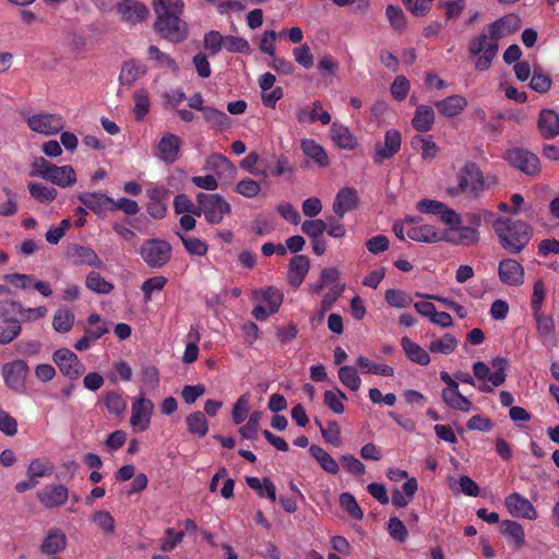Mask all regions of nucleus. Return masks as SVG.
Instances as JSON below:
<instances>
[{"label": "nucleus", "mask_w": 559, "mask_h": 559, "mask_svg": "<svg viewBox=\"0 0 559 559\" xmlns=\"http://www.w3.org/2000/svg\"><path fill=\"white\" fill-rule=\"evenodd\" d=\"M501 247L511 253L521 252L531 241V226L522 221L509 217H497L492 221Z\"/></svg>", "instance_id": "nucleus-1"}, {"label": "nucleus", "mask_w": 559, "mask_h": 559, "mask_svg": "<svg viewBox=\"0 0 559 559\" xmlns=\"http://www.w3.org/2000/svg\"><path fill=\"white\" fill-rule=\"evenodd\" d=\"M166 0H153V11H155L156 20L153 23V31L159 37L173 44H180L187 40L190 35L189 24H187L178 15L168 12L165 9Z\"/></svg>", "instance_id": "nucleus-2"}, {"label": "nucleus", "mask_w": 559, "mask_h": 559, "mask_svg": "<svg viewBox=\"0 0 559 559\" xmlns=\"http://www.w3.org/2000/svg\"><path fill=\"white\" fill-rule=\"evenodd\" d=\"M32 176H39L44 180L66 189L76 181V175L72 166H56L43 157H37L32 165Z\"/></svg>", "instance_id": "nucleus-3"}, {"label": "nucleus", "mask_w": 559, "mask_h": 559, "mask_svg": "<svg viewBox=\"0 0 559 559\" xmlns=\"http://www.w3.org/2000/svg\"><path fill=\"white\" fill-rule=\"evenodd\" d=\"M493 217L488 211H473L455 218V242L462 246H473L479 241V226L481 218Z\"/></svg>", "instance_id": "nucleus-4"}, {"label": "nucleus", "mask_w": 559, "mask_h": 559, "mask_svg": "<svg viewBox=\"0 0 559 559\" xmlns=\"http://www.w3.org/2000/svg\"><path fill=\"white\" fill-rule=\"evenodd\" d=\"M506 358H495L490 362V367L481 361H476L473 365V371L476 378L481 382L479 390L483 392H490L492 389L498 388L506 381L507 370Z\"/></svg>", "instance_id": "nucleus-5"}, {"label": "nucleus", "mask_w": 559, "mask_h": 559, "mask_svg": "<svg viewBox=\"0 0 559 559\" xmlns=\"http://www.w3.org/2000/svg\"><path fill=\"white\" fill-rule=\"evenodd\" d=\"M499 50L498 40L481 32L469 43V53L474 56L475 69L479 71L489 70L492 60Z\"/></svg>", "instance_id": "nucleus-6"}, {"label": "nucleus", "mask_w": 559, "mask_h": 559, "mask_svg": "<svg viewBox=\"0 0 559 559\" xmlns=\"http://www.w3.org/2000/svg\"><path fill=\"white\" fill-rule=\"evenodd\" d=\"M173 247L165 240L148 239L143 241L140 248V255L151 269H162L170 260Z\"/></svg>", "instance_id": "nucleus-7"}, {"label": "nucleus", "mask_w": 559, "mask_h": 559, "mask_svg": "<svg viewBox=\"0 0 559 559\" xmlns=\"http://www.w3.org/2000/svg\"><path fill=\"white\" fill-rule=\"evenodd\" d=\"M198 204L200 215L205 216L210 225H218L224 216L230 213V204L219 194L199 193Z\"/></svg>", "instance_id": "nucleus-8"}, {"label": "nucleus", "mask_w": 559, "mask_h": 559, "mask_svg": "<svg viewBox=\"0 0 559 559\" xmlns=\"http://www.w3.org/2000/svg\"><path fill=\"white\" fill-rule=\"evenodd\" d=\"M456 193L461 192L472 199L478 198L484 190L483 174L478 166L467 164L457 176Z\"/></svg>", "instance_id": "nucleus-9"}, {"label": "nucleus", "mask_w": 559, "mask_h": 559, "mask_svg": "<svg viewBox=\"0 0 559 559\" xmlns=\"http://www.w3.org/2000/svg\"><path fill=\"white\" fill-rule=\"evenodd\" d=\"M53 362L66 378L71 381L80 378L86 369L80 358L68 348H61L53 353Z\"/></svg>", "instance_id": "nucleus-10"}, {"label": "nucleus", "mask_w": 559, "mask_h": 559, "mask_svg": "<svg viewBox=\"0 0 559 559\" xmlns=\"http://www.w3.org/2000/svg\"><path fill=\"white\" fill-rule=\"evenodd\" d=\"M401 133L397 129H388L384 135V142H377L373 145L372 162L381 166L383 162L392 158L400 151Z\"/></svg>", "instance_id": "nucleus-11"}, {"label": "nucleus", "mask_w": 559, "mask_h": 559, "mask_svg": "<svg viewBox=\"0 0 559 559\" xmlns=\"http://www.w3.org/2000/svg\"><path fill=\"white\" fill-rule=\"evenodd\" d=\"M522 27V20L515 13H508L504 16L497 19L485 27L483 33H486L496 40L504 39L514 35Z\"/></svg>", "instance_id": "nucleus-12"}, {"label": "nucleus", "mask_w": 559, "mask_h": 559, "mask_svg": "<svg viewBox=\"0 0 559 559\" xmlns=\"http://www.w3.org/2000/svg\"><path fill=\"white\" fill-rule=\"evenodd\" d=\"M116 10L122 22L131 26L145 22L150 15L148 8L138 0H122L117 3Z\"/></svg>", "instance_id": "nucleus-13"}, {"label": "nucleus", "mask_w": 559, "mask_h": 559, "mask_svg": "<svg viewBox=\"0 0 559 559\" xmlns=\"http://www.w3.org/2000/svg\"><path fill=\"white\" fill-rule=\"evenodd\" d=\"M31 130L45 135H53L63 130L64 120L57 114H38L27 120Z\"/></svg>", "instance_id": "nucleus-14"}, {"label": "nucleus", "mask_w": 559, "mask_h": 559, "mask_svg": "<svg viewBox=\"0 0 559 559\" xmlns=\"http://www.w3.org/2000/svg\"><path fill=\"white\" fill-rule=\"evenodd\" d=\"M153 408L154 405L151 400L144 399L143 396L134 399L131 405V427L140 432L147 430Z\"/></svg>", "instance_id": "nucleus-15"}, {"label": "nucleus", "mask_w": 559, "mask_h": 559, "mask_svg": "<svg viewBox=\"0 0 559 559\" xmlns=\"http://www.w3.org/2000/svg\"><path fill=\"white\" fill-rule=\"evenodd\" d=\"M415 207L416 211L423 214L439 216L440 221L443 222L449 229H454L455 212L449 209L445 203L431 199H423L415 204Z\"/></svg>", "instance_id": "nucleus-16"}, {"label": "nucleus", "mask_w": 559, "mask_h": 559, "mask_svg": "<svg viewBox=\"0 0 559 559\" xmlns=\"http://www.w3.org/2000/svg\"><path fill=\"white\" fill-rule=\"evenodd\" d=\"M453 229L438 230L433 225H414L406 229V236L413 241L438 242L450 241V231Z\"/></svg>", "instance_id": "nucleus-17"}, {"label": "nucleus", "mask_w": 559, "mask_h": 559, "mask_svg": "<svg viewBox=\"0 0 559 559\" xmlns=\"http://www.w3.org/2000/svg\"><path fill=\"white\" fill-rule=\"evenodd\" d=\"M510 165L516 167L523 174L535 175L540 171L539 158L530 151L514 148L507 152Z\"/></svg>", "instance_id": "nucleus-18"}, {"label": "nucleus", "mask_w": 559, "mask_h": 559, "mask_svg": "<svg viewBox=\"0 0 559 559\" xmlns=\"http://www.w3.org/2000/svg\"><path fill=\"white\" fill-rule=\"evenodd\" d=\"M78 200L98 217H103L106 212L112 211L114 198L103 192H82L78 194Z\"/></svg>", "instance_id": "nucleus-19"}, {"label": "nucleus", "mask_w": 559, "mask_h": 559, "mask_svg": "<svg viewBox=\"0 0 559 559\" xmlns=\"http://www.w3.org/2000/svg\"><path fill=\"white\" fill-rule=\"evenodd\" d=\"M28 373V365L22 359H15L3 366V378L7 386L14 391H20L24 386L25 378Z\"/></svg>", "instance_id": "nucleus-20"}, {"label": "nucleus", "mask_w": 559, "mask_h": 559, "mask_svg": "<svg viewBox=\"0 0 559 559\" xmlns=\"http://www.w3.org/2000/svg\"><path fill=\"white\" fill-rule=\"evenodd\" d=\"M506 507L513 516L534 521L538 513L532 502L519 492H513L506 498Z\"/></svg>", "instance_id": "nucleus-21"}, {"label": "nucleus", "mask_w": 559, "mask_h": 559, "mask_svg": "<svg viewBox=\"0 0 559 559\" xmlns=\"http://www.w3.org/2000/svg\"><path fill=\"white\" fill-rule=\"evenodd\" d=\"M37 499L47 509L60 508L68 500V488L63 485H46L37 491Z\"/></svg>", "instance_id": "nucleus-22"}, {"label": "nucleus", "mask_w": 559, "mask_h": 559, "mask_svg": "<svg viewBox=\"0 0 559 559\" xmlns=\"http://www.w3.org/2000/svg\"><path fill=\"white\" fill-rule=\"evenodd\" d=\"M182 141L180 136L167 133L157 143L156 157L166 164H173L178 158Z\"/></svg>", "instance_id": "nucleus-23"}, {"label": "nucleus", "mask_w": 559, "mask_h": 559, "mask_svg": "<svg viewBox=\"0 0 559 559\" xmlns=\"http://www.w3.org/2000/svg\"><path fill=\"white\" fill-rule=\"evenodd\" d=\"M359 203V194L355 188H342L335 197L333 211L338 218H343L346 212L354 211Z\"/></svg>", "instance_id": "nucleus-24"}, {"label": "nucleus", "mask_w": 559, "mask_h": 559, "mask_svg": "<svg viewBox=\"0 0 559 559\" xmlns=\"http://www.w3.org/2000/svg\"><path fill=\"white\" fill-rule=\"evenodd\" d=\"M499 278L506 285H523L524 282V269L520 262L506 259L499 263L498 267Z\"/></svg>", "instance_id": "nucleus-25"}, {"label": "nucleus", "mask_w": 559, "mask_h": 559, "mask_svg": "<svg viewBox=\"0 0 559 559\" xmlns=\"http://www.w3.org/2000/svg\"><path fill=\"white\" fill-rule=\"evenodd\" d=\"M310 270V260L305 254H295L288 262L287 282L294 287L302 284L304 278Z\"/></svg>", "instance_id": "nucleus-26"}, {"label": "nucleus", "mask_w": 559, "mask_h": 559, "mask_svg": "<svg viewBox=\"0 0 559 559\" xmlns=\"http://www.w3.org/2000/svg\"><path fill=\"white\" fill-rule=\"evenodd\" d=\"M300 148L305 156L321 168L329 167L330 158L324 147L312 139H302Z\"/></svg>", "instance_id": "nucleus-27"}, {"label": "nucleus", "mask_w": 559, "mask_h": 559, "mask_svg": "<svg viewBox=\"0 0 559 559\" xmlns=\"http://www.w3.org/2000/svg\"><path fill=\"white\" fill-rule=\"evenodd\" d=\"M538 130L540 135L546 139L557 136L559 134V114L551 109H543L539 114Z\"/></svg>", "instance_id": "nucleus-28"}, {"label": "nucleus", "mask_w": 559, "mask_h": 559, "mask_svg": "<svg viewBox=\"0 0 559 559\" xmlns=\"http://www.w3.org/2000/svg\"><path fill=\"white\" fill-rule=\"evenodd\" d=\"M67 537L62 530L50 528L44 542L40 544V551L47 556L56 555L66 549Z\"/></svg>", "instance_id": "nucleus-29"}, {"label": "nucleus", "mask_w": 559, "mask_h": 559, "mask_svg": "<svg viewBox=\"0 0 559 559\" xmlns=\"http://www.w3.org/2000/svg\"><path fill=\"white\" fill-rule=\"evenodd\" d=\"M147 72V67L140 61H124L118 81L120 84L131 86Z\"/></svg>", "instance_id": "nucleus-30"}, {"label": "nucleus", "mask_w": 559, "mask_h": 559, "mask_svg": "<svg viewBox=\"0 0 559 559\" xmlns=\"http://www.w3.org/2000/svg\"><path fill=\"white\" fill-rule=\"evenodd\" d=\"M331 140L343 150H355L357 142L350 130L335 121L330 129Z\"/></svg>", "instance_id": "nucleus-31"}, {"label": "nucleus", "mask_w": 559, "mask_h": 559, "mask_svg": "<svg viewBox=\"0 0 559 559\" xmlns=\"http://www.w3.org/2000/svg\"><path fill=\"white\" fill-rule=\"evenodd\" d=\"M259 163L265 167H269V157L260 158L259 154L252 151L249 154H247L246 157L242 158V160L240 162V168L247 171L248 174L257 176L261 179H267V168L258 169L257 165Z\"/></svg>", "instance_id": "nucleus-32"}, {"label": "nucleus", "mask_w": 559, "mask_h": 559, "mask_svg": "<svg viewBox=\"0 0 559 559\" xmlns=\"http://www.w3.org/2000/svg\"><path fill=\"white\" fill-rule=\"evenodd\" d=\"M436 112L431 106L420 105L416 106L415 114L412 120L414 130L419 132H427L431 130Z\"/></svg>", "instance_id": "nucleus-33"}, {"label": "nucleus", "mask_w": 559, "mask_h": 559, "mask_svg": "<svg viewBox=\"0 0 559 559\" xmlns=\"http://www.w3.org/2000/svg\"><path fill=\"white\" fill-rule=\"evenodd\" d=\"M246 485L257 491L260 498L266 497L271 501H276V487L269 477H264L261 480L257 476H248L246 477Z\"/></svg>", "instance_id": "nucleus-34"}, {"label": "nucleus", "mask_w": 559, "mask_h": 559, "mask_svg": "<svg viewBox=\"0 0 559 559\" xmlns=\"http://www.w3.org/2000/svg\"><path fill=\"white\" fill-rule=\"evenodd\" d=\"M166 195V189L163 187H157L153 190H150L151 201L147 203V213L153 218L159 219L165 217L167 206L162 202V198Z\"/></svg>", "instance_id": "nucleus-35"}, {"label": "nucleus", "mask_w": 559, "mask_h": 559, "mask_svg": "<svg viewBox=\"0 0 559 559\" xmlns=\"http://www.w3.org/2000/svg\"><path fill=\"white\" fill-rule=\"evenodd\" d=\"M402 346L407 358H409L412 361L419 364L420 366H427L429 364L430 357L428 352L416 343L412 342L411 338L403 337Z\"/></svg>", "instance_id": "nucleus-36"}, {"label": "nucleus", "mask_w": 559, "mask_h": 559, "mask_svg": "<svg viewBox=\"0 0 559 559\" xmlns=\"http://www.w3.org/2000/svg\"><path fill=\"white\" fill-rule=\"evenodd\" d=\"M310 454L317 462L320 464V467L323 468L331 475H335L338 472V465L333 456L328 453L323 448L312 444L309 449Z\"/></svg>", "instance_id": "nucleus-37"}, {"label": "nucleus", "mask_w": 559, "mask_h": 559, "mask_svg": "<svg viewBox=\"0 0 559 559\" xmlns=\"http://www.w3.org/2000/svg\"><path fill=\"white\" fill-rule=\"evenodd\" d=\"M186 425H188L189 432L203 438L209 432V421L204 414L200 411H194L186 417Z\"/></svg>", "instance_id": "nucleus-38"}, {"label": "nucleus", "mask_w": 559, "mask_h": 559, "mask_svg": "<svg viewBox=\"0 0 559 559\" xmlns=\"http://www.w3.org/2000/svg\"><path fill=\"white\" fill-rule=\"evenodd\" d=\"M73 257L78 259V263L83 265L96 269L104 266V262L99 260L98 254L91 247L78 246L73 248Z\"/></svg>", "instance_id": "nucleus-39"}, {"label": "nucleus", "mask_w": 559, "mask_h": 559, "mask_svg": "<svg viewBox=\"0 0 559 559\" xmlns=\"http://www.w3.org/2000/svg\"><path fill=\"white\" fill-rule=\"evenodd\" d=\"M203 119L215 130H226L229 128L230 120L228 116L214 107L203 109Z\"/></svg>", "instance_id": "nucleus-40"}, {"label": "nucleus", "mask_w": 559, "mask_h": 559, "mask_svg": "<svg viewBox=\"0 0 559 559\" xmlns=\"http://www.w3.org/2000/svg\"><path fill=\"white\" fill-rule=\"evenodd\" d=\"M86 287L94 293L107 295L114 292L115 285L105 280L96 271H91L86 276Z\"/></svg>", "instance_id": "nucleus-41"}, {"label": "nucleus", "mask_w": 559, "mask_h": 559, "mask_svg": "<svg viewBox=\"0 0 559 559\" xmlns=\"http://www.w3.org/2000/svg\"><path fill=\"white\" fill-rule=\"evenodd\" d=\"M28 191L31 197L41 204H49L57 198L56 188H49L39 182H29Z\"/></svg>", "instance_id": "nucleus-42"}, {"label": "nucleus", "mask_w": 559, "mask_h": 559, "mask_svg": "<svg viewBox=\"0 0 559 559\" xmlns=\"http://www.w3.org/2000/svg\"><path fill=\"white\" fill-rule=\"evenodd\" d=\"M107 412L111 415L119 417L126 412L127 402L123 396L116 391H108L103 400Z\"/></svg>", "instance_id": "nucleus-43"}, {"label": "nucleus", "mask_w": 559, "mask_h": 559, "mask_svg": "<svg viewBox=\"0 0 559 559\" xmlns=\"http://www.w3.org/2000/svg\"><path fill=\"white\" fill-rule=\"evenodd\" d=\"M207 167L218 174H227L234 176L236 174V167L233 162L223 154H212L207 157Z\"/></svg>", "instance_id": "nucleus-44"}, {"label": "nucleus", "mask_w": 559, "mask_h": 559, "mask_svg": "<svg viewBox=\"0 0 559 559\" xmlns=\"http://www.w3.org/2000/svg\"><path fill=\"white\" fill-rule=\"evenodd\" d=\"M147 56L148 60L157 62V66L159 68H164L173 72H176L178 70V64L175 61V59L171 58L169 55L165 53L164 51H160L158 46H148Z\"/></svg>", "instance_id": "nucleus-45"}, {"label": "nucleus", "mask_w": 559, "mask_h": 559, "mask_svg": "<svg viewBox=\"0 0 559 559\" xmlns=\"http://www.w3.org/2000/svg\"><path fill=\"white\" fill-rule=\"evenodd\" d=\"M503 534L513 543L515 548H521L525 545V534L521 523L514 521L503 522Z\"/></svg>", "instance_id": "nucleus-46"}, {"label": "nucleus", "mask_w": 559, "mask_h": 559, "mask_svg": "<svg viewBox=\"0 0 559 559\" xmlns=\"http://www.w3.org/2000/svg\"><path fill=\"white\" fill-rule=\"evenodd\" d=\"M91 522L104 532L105 535H112L116 530L115 519L106 510H98L91 515Z\"/></svg>", "instance_id": "nucleus-47"}, {"label": "nucleus", "mask_w": 559, "mask_h": 559, "mask_svg": "<svg viewBox=\"0 0 559 559\" xmlns=\"http://www.w3.org/2000/svg\"><path fill=\"white\" fill-rule=\"evenodd\" d=\"M338 380L352 391H358L361 386V379L353 366L344 365L338 368Z\"/></svg>", "instance_id": "nucleus-48"}, {"label": "nucleus", "mask_w": 559, "mask_h": 559, "mask_svg": "<svg viewBox=\"0 0 559 559\" xmlns=\"http://www.w3.org/2000/svg\"><path fill=\"white\" fill-rule=\"evenodd\" d=\"M177 236L180 237L186 252L199 257L207 254L209 246L205 240L194 237H186L181 233H177Z\"/></svg>", "instance_id": "nucleus-49"}, {"label": "nucleus", "mask_w": 559, "mask_h": 559, "mask_svg": "<svg viewBox=\"0 0 559 559\" xmlns=\"http://www.w3.org/2000/svg\"><path fill=\"white\" fill-rule=\"evenodd\" d=\"M356 365H358L364 372L370 374H380L384 377H391L394 374V369L391 366L373 364L370 359L364 356H360L358 359H356Z\"/></svg>", "instance_id": "nucleus-50"}, {"label": "nucleus", "mask_w": 559, "mask_h": 559, "mask_svg": "<svg viewBox=\"0 0 559 559\" xmlns=\"http://www.w3.org/2000/svg\"><path fill=\"white\" fill-rule=\"evenodd\" d=\"M55 466L47 460L35 459L31 461L27 468V476L33 479L37 477H48L53 473Z\"/></svg>", "instance_id": "nucleus-51"}, {"label": "nucleus", "mask_w": 559, "mask_h": 559, "mask_svg": "<svg viewBox=\"0 0 559 559\" xmlns=\"http://www.w3.org/2000/svg\"><path fill=\"white\" fill-rule=\"evenodd\" d=\"M22 331L19 320H8L0 323V344L12 343Z\"/></svg>", "instance_id": "nucleus-52"}, {"label": "nucleus", "mask_w": 559, "mask_h": 559, "mask_svg": "<svg viewBox=\"0 0 559 559\" xmlns=\"http://www.w3.org/2000/svg\"><path fill=\"white\" fill-rule=\"evenodd\" d=\"M338 502H341V507L349 516L359 521L362 519V509L350 492H342L341 497H338Z\"/></svg>", "instance_id": "nucleus-53"}, {"label": "nucleus", "mask_w": 559, "mask_h": 559, "mask_svg": "<svg viewBox=\"0 0 559 559\" xmlns=\"http://www.w3.org/2000/svg\"><path fill=\"white\" fill-rule=\"evenodd\" d=\"M386 19L393 29L402 33L406 28V17L403 9L397 5L389 4L385 10Z\"/></svg>", "instance_id": "nucleus-54"}, {"label": "nucleus", "mask_w": 559, "mask_h": 559, "mask_svg": "<svg viewBox=\"0 0 559 559\" xmlns=\"http://www.w3.org/2000/svg\"><path fill=\"white\" fill-rule=\"evenodd\" d=\"M74 314L71 310L58 309L53 316L52 325L57 332L66 333L73 326Z\"/></svg>", "instance_id": "nucleus-55"}, {"label": "nucleus", "mask_w": 559, "mask_h": 559, "mask_svg": "<svg viewBox=\"0 0 559 559\" xmlns=\"http://www.w3.org/2000/svg\"><path fill=\"white\" fill-rule=\"evenodd\" d=\"M346 395L343 391L337 389L336 391L326 390L324 393V403L335 414L344 413V401Z\"/></svg>", "instance_id": "nucleus-56"}, {"label": "nucleus", "mask_w": 559, "mask_h": 559, "mask_svg": "<svg viewBox=\"0 0 559 559\" xmlns=\"http://www.w3.org/2000/svg\"><path fill=\"white\" fill-rule=\"evenodd\" d=\"M301 231L310 239L321 238V235L326 231V223L321 218L306 219L301 224Z\"/></svg>", "instance_id": "nucleus-57"}, {"label": "nucleus", "mask_w": 559, "mask_h": 559, "mask_svg": "<svg viewBox=\"0 0 559 559\" xmlns=\"http://www.w3.org/2000/svg\"><path fill=\"white\" fill-rule=\"evenodd\" d=\"M47 307L38 306L35 308H27L22 305L20 301V307L17 308V314H20V322H36L37 320L45 318L47 316Z\"/></svg>", "instance_id": "nucleus-58"}, {"label": "nucleus", "mask_w": 559, "mask_h": 559, "mask_svg": "<svg viewBox=\"0 0 559 559\" xmlns=\"http://www.w3.org/2000/svg\"><path fill=\"white\" fill-rule=\"evenodd\" d=\"M228 52L247 55L250 52V44L246 38L233 35L225 36L224 47Z\"/></svg>", "instance_id": "nucleus-59"}, {"label": "nucleus", "mask_w": 559, "mask_h": 559, "mask_svg": "<svg viewBox=\"0 0 559 559\" xmlns=\"http://www.w3.org/2000/svg\"><path fill=\"white\" fill-rule=\"evenodd\" d=\"M385 300L390 307L405 308L413 304L412 297L404 290L388 289Z\"/></svg>", "instance_id": "nucleus-60"}, {"label": "nucleus", "mask_w": 559, "mask_h": 559, "mask_svg": "<svg viewBox=\"0 0 559 559\" xmlns=\"http://www.w3.org/2000/svg\"><path fill=\"white\" fill-rule=\"evenodd\" d=\"M261 298L271 308V312H277L283 304L284 295L277 288L269 286L266 289L261 290Z\"/></svg>", "instance_id": "nucleus-61"}, {"label": "nucleus", "mask_w": 559, "mask_h": 559, "mask_svg": "<svg viewBox=\"0 0 559 559\" xmlns=\"http://www.w3.org/2000/svg\"><path fill=\"white\" fill-rule=\"evenodd\" d=\"M174 210L177 214H192L200 216L199 207H194V204L187 194H176L174 199Z\"/></svg>", "instance_id": "nucleus-62"}, {"label": "nucleus", "mask_w": 559, "mask_h": 559, "mask_svg": "<svg viewBox=\"0 0 559 559\" xmlns=\"http://www.w3.org/2000/svg\"><path fill=\"white\" fill-rule=\"evenodd\" d=\"M225 36L219 32L211 31L203 36V47H205L211 56H216L224 47Z\"/></svg>", "instance_id": "nucleus-63"}, {"label": "nucleus", "mask_w": 559, "mask_h": 559, "mask_svg": "<svg viewBox=\"0 0 559 559\" xmlns=\"http://www.w3.org/2000/svg\"><path fill=\"white\" fill-rule=\"evenodd\" d=\"M261 190L260 183L251 178H245L236 183L235 191L246 198L259 195Z\"/></svg>", "instance_id": "nucleus-64"}]
</instances>
